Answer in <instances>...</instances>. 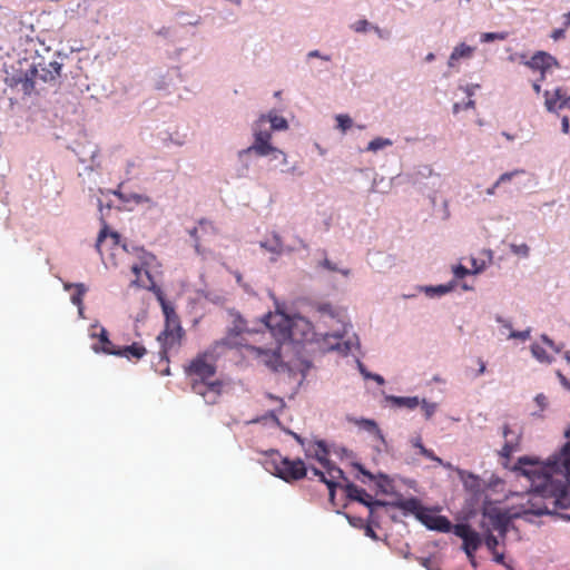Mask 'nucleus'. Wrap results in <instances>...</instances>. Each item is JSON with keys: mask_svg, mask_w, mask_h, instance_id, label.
Wrapping results in <instances>:
<instances>
[{"mask_svg": "<svg viewBox=\"0 0 570 570\" xmlns=\"http://www.w3.org/2000/svg\"><path fill=\"white\" fill-rule=\"evenodd\" d=\"M515 469L531 481L532 487L515 515L552 514L570 507V442L547 464L522 456Z\"/></svg>", "mask_w": 570, "mask_h": 570, "instance_id": "obj_1", "label": "nucleus"}, {"mask_svg": "<svg viewBox=\"0 0 570 570\" xmlns=\"http://www.w3.org/2000/svg\"><path fill=\"white\" fill-rule=\"evenodd\" d=\"M396 507L404 513L415 515V518L430 530H435L444 533L450 532L452 530V524L446 517L439 515L434 513L431 509L423 507L420 500L416 498L402 500L396 503Z\"/></svg>", "mask_w": 570, "mask_h": 570, "instance_id": "obj_2", "label": "nucleus"}, {"mask_svg": "<svg viewBox=\"0 0 570 570\" xmlns=\"http://www.w3.org/2000/svg\"><path fill=\"white\" fill-rule=\"evenodd\" d=\"M264 321L272 336L278 344H282L286 341H298L295 334V327L299 322L308 327V323L303 318L294 322V320L282 312L268 313Z\"/></svg>", "mask_w": 570, "mask_h": 570, "instance_id": "obj_3", "label": "nucleus"}, {"mask_svg": "<svg viewBox=\"0 0 570 570\" xmlns=\"http://www.w3.org/2000/svg\"><path fill=\"white\" fill-rule=\"evenodd\" d=\"M120 236L116 232H109L108 226L104 223L96 242V249L101 256V259L107 264L109 259L111 264L116 265L114 257L117 250H122L119 247Z\"/></svg>", "mask_w": 570, "mask_h": 570, "instance_id": "obj_4", "label": "nucleus"}, {"mask_svg": "<svg viewBox=\"0 0 570 570\" xmlns=\"http://www.w3.org/2000/svg\"><path fill=\"white\" fill-rule=\"evenodd\" d=\"M266 115H262L254 124V144L248 148V151H254L258 156H267L275 151L276 148L269 142L272 138L271 129L266 127Z\"/></svg>", "mask_w": 570, "mask_h": 570, "instance_id": "obj_5", "label": "nucleus"}, {"mask_svg": "<svg viewBox=\"0 0 570 570\" xmlns=\"http://www.w3.org/2000/svg\"><path fill=\"white\" fill-rule=\"evenodd\" d=\"M181 338L183 328L180 322L174 320L169 325H165V328L157 336V341L160 344L159 354L161 360H168V353L180 345Z\"/></svg>", "mask_w": 570, "mask_h": 570, "instance_id": "obj_6", "label": "nucleus"}, {"mask_svg": "<svg viewBox=\"0 0 570 570\" xmlns=\"http://www.w3.org/2000/svg\"><path fill=\"white\" fill-rule=\"evenodd\" d=\"M307 469L302 460L283 458L274 463V474L286 482H293L306 476Z\"/></svg>", "mask_w": 570, "mask_h": 570, "instance_id": "obj_7", "label": "nucleus"}, {"mask_svg": "<svg viewBox=\"0 0 570 570\" xmlns=\"http://www.w3.org/2000/svg\"><path fill=\"white\" fill-rule=\"evenodd\" d=\"M453 533L463 540V550L472 566H475L474 553L480 548L482 540L480 534L468 523H459L453 527Z\"/></svg>", "mask_w": 570, "mask_h": 570, "instance_id": "obj_8", "label": "nucleus"}, {"mask_svg": "<svg viewBox=\"0 0 570 570\" xmlns=\"http://www.w3.org/2000/svg\"><path fill=\"white\" fill-rule=\"evenodd\" d=\"M29 70L35 80H40L43 83H55L61 75V63L57 60L46 62L43 58H40L32 62Z\"/></svg>", "mask_w": 570, "mask_h": 570, "instance_id": "obj_9", "label": "nucleus"}, {"mask_svg": "<svg viewBox=\"0 0 570 570\" xmlns=\"http://www.w3.org/2000/svg\"><path fill=\"white\" fill-rule=\"evenodd\" d=\"M249 357L247 361L256 362L257 364L265 365L267 368L272 371H277L282 366V356H281V344L277 343L274 348H263V347H250L248 350Z\"/></svg>", "mask_w": 570, "mask_h": 570, "instance_id": "obj_10", "label": "nucleus"}, {"mask_svg": "<svg viewBox=\"0 0 570 570\" xmlns=\"http://www.w3.org/2000/svg\"><path fill=\"white\" fill-rule=\"evenodd\" d=\"M8 87L18 88L23 96L39 95L41 89L37 87V80L30 75V70L8 75L4 79Z\"/></svg>", "mask_w": 570, "mask_h": 570, "instance_id": "obj_11", "label": "nucleus"}, {"mask_svg": "<svg viewBox=\"0 0 570 570\" xmlns=\"http://www.w3.org/2000/svg\"><path fill=\"white\" fill-rule=\"evenodd\" d=\"M189 376H195L197 382H208L216 373V366L208 361L206 354L195 357L186 368Z\"/></svg>", "mask_w": 570, "mask_h": 570, "instance_id": "obj_12", "label": "nucleus"}, {"mask_svg": "<svg viewBox=\"0 0 570 570\" xmlns=\"http://www.w3.org/2000/svg\"><path fill=\"white\" fill-rule=\"evenodd\" d=\"M244 332H246L245 328L236 325L235 328L230 330L222 340V344L229 348L238 350L243 358L248 360V350L256 346L247 342V340L243 336Z\"/></svg>", "mask_w": 570, "mask_h": 570, "instance_id": "obj_13", "label": "nucleus"}, {"mask_svg": "<svg viewBox=\"0 0 570 570\" xmlns=\"http://www.w3.org/2000/svg\"><path fill=\"white\" fill-rule=\"evenodd\" d=\"M191 390L203 396L205 402L207 404H215L217 403L218 399L220 397L222 390H223V383L220 381H214V382H197L194 381L191 383Z\"/></svg>", "mask_w": 570, "mask_h": 570, "instance_id": "obj_14", "label": "nucleus"}, {"mask_svg": "<svg viewBox=\"0 0 570 570\" xmlns=\"http://www.w3.org/2000/svg\"><path fill=\"white\" fill-rule=\"evenodd\" d=\"M323 468L325 469V472L320 471L316 468H313L312 471L314 475L318 476L320 480L327 485L330 490V497L334 498V490L338 484V481L344 479V472L340 468L332 464L331 461L326 465H323Z\"/></svg>", "mask_w": 570, "mask_h": 570, "instance_id": "obj_15", "label": "nucleus"}, {"mask_svg": "<svg viewBox=\"0 0 570 570\" xmlns=\"http://www.w3.org/2000/svg\"><path fill=\"white\" fill-rule=\"evenodd\" d=\"M155 257L151 254H146L141 266L134 264L131 266V272L135 274V279L132 284L138 287L149 288L154 285L153 276L150 275L147 266L149 265V261H153Z\"/></svg>", "mask_w": 570, "mask_h": 570, "instance_id": "obj_16", "label": "nucleus"}, {"mask_svg": "<svg viewBox=\"0 0 570 570\" xmlns=\"http://www.w3.org/2000/svg\"><path fill=\"white\" fill-rule=\"evenodd\" d=\"M544 99L546 108L550 112H558L569 106L570 102V97L567 96L562 88H557L553 92L546 90Z\"/></svg>", "mask_w": 570, "mask_h": 570, "instance_id": "obj_17", "label": "nucleus"}, {"mask_svg": "<svg viewBox=\"0 0 570 570\" xmlns=\"http://www.w3.org/2000/svg\"><path fill=\"white\" fill-rule=\"evenodd\" d=\"M345 492L347 498L351 500L357 501L373 510L375 505H384L385 503L382 501L373 500V498L362 488L357 487L354 483H348L345 487Z\"/></svg>", "mask_w": 570, "mask_h": 570, "instance_id": "obj_18", "label": "nucleus"}, {"mask_svg": "<svg viewBox=\"0 0 570 570\" xmlns=\"http://www.w3.org/2000/svg\"><path fill=\"white\" fill-rule=\"evenodd\" d=\"M556 65L557 60L544 51H538L532 56L530 60L525 62V66L529 68L541 71L540 81L544 79V72Z\"/></svg>", "mask_w": 570, "mask_h": 570, "instance_id": "obj_19", "label": "nucleus"}, {"mask_svg": "<svg viewBox=\"0 0 570 570\" xmlns=\"http://www.w3.org/2000/svg\"><path fill=\"white\" fill-rule=\"evenodd\" d=\"M484 517L487 518L489 524L493 530L498 531L501 534H504L507 532L510 523V517L508 515L507 512L493 508L484 512Z\"/></svg>", "mask_w": 570, "mask_h": 570, "instance_id": "obj_20", "label": "nucleus"}, {"mask_svg": "<svg viewBox=\"0 0 570 570\" xmlns=\"http://www.w3.org/2000/svg\"><path fill=\"white\" fill-rule=\"evenodd\" d=\"M504 444L500 451L503 458L509 459L519 448L520 434L513 431L509 424H504L502 429Z\"/></svg>", "mask_w": 570, "mask_h": 570, "instance_id": "obj_21", "label": "nucleus"}, {"mask_svg": "<svg viewBox=\"0 0 570 570\" xmlns=\"http://www.w3.org/2000/svg\"><path fill=\"white\" fill-rule=\"evenodd\" d=\"M92 337H98L99 345H94L92 348L96 353H105L109 355H116V352L119 346H116L108 337V332L106 328L101 327L99 333L92 334Z\"/></svg>", "mask_w": 570, "mask_h": 570, "instance_id": "obj_22", "label": "nucleus"}, {"mask_svg": "<svg viewBox=\"0 0 570 570\" xmlns=\"http://www.w3.org/2000/svg\"><path fill=\"white\" fill-rule=\"evenodd\" d=\"M146 354L147 350L142 344L132 343L131 345L118 347L115 356L125 357L128 361H138L142 358Z\"/></svg>", "mask_w": 570, "mask_h": 570, "instance_id": "obj_23", "label": "nucleus"}, {"mask_svg": "<svg viewBox=\"0 0 570 570\" xmlns=\"http://www.w3.org/2000/svg\"><path fill=\"white\" fill-rule=\"evenodd\" d=\"M346 334V326L345 324L341 325V328L336 330L334 333L325 334V340L328 341L330 338H334L335 343H330L328 350H336L341 353L346 354L351 351L350 344L347 342L341 343V340Z\"/></svg>", "mask_w": 570, "mask_h": 570, "instance_id": "obj_24", "label": "nucleus"}, {"mask_svg": "<svg viewBox=\"0 0 570 570\" xmlns=\"http://www.w3.org/2000/svg\"><path fill=\"white\" fill-rule=\"evenodd\" d=\"M63 288L66 291H71V289L75 291L71 294L70 298H71L72 304H75L78 307L79 313L82 314V309H83L82 298L88 291L87 286L83 283H65Z\"/></svg>", "mask_w": 570, "mask_h": 570, "instance_id": "obj_25", "label": "nucleus"}, {"mask_svg": "<svg viewBox=\"0 0 570 570\" xmlns=\"http://www.w3.org/2000/svg\"><path fill=\"white\" fill-rule=\"evenodd\" d=\"M328 453L326 443L322 440L313 442L307 449V454L316 459L322 465L330 462Z\"/></svg>", "mask_w": 570, "mask_h": 570, "instance_id": "obj_26", "label": "nucleus"}, {"mask_svg": "<svg viewBox=\"0 0 570 570\" xmlns=\"http://www.w3.org/2000/svg\"><path fill=\"white\" fill-rule=\"evenodd\" d=\"M474 52V48L471 47V46H468L465 43H460L459 46H456L450 58H449V66L450 67H454L455 62L462 58H470Z\"/></svg>", "mask_w": 570, "mask_h": 570, "instance_id": "obj_27", "label": "nucleus"}, {"mask_svg": "<svg viewBox=\"0 0 570 570\" xmlns=\"http://www.w3.org/2000/svg\"><path fill=\"white\" fill-rule=\"evenodd\" d=\"M412 445L419 450L420 454L426 459H430L443 466H450V464H444L442 459L436 456L432 450L426 449L423 443L421 436H416L412 440Z\"/></svg>", "mask_w": 570, "mask_h": 570, "instance_id": "obj_28", "label": "nucleus"}, {"mask_svg": "<svg viewBox=\"0 0 570 570\" xmlns=\"http://www.w3.org/2000/svg\"><path fill=\"white\" fill-rule=\"evenodd\" d=\"M387 400L397 407H407L410 410L420 405L417 396H389Z\"/></svg>", "mask_w": 570, "mask_h": 570, "instance_id": "obj_29", "label": "nucleus"}, {"mask_svg": "<svg viewBox=\"0 0 570 570\" xmlns=\"http://www.w3.org/2000/svg\"><path fill=\"white\" fill-rule=\"evenodd\" d=\"M261 246L277 256L281 255L284 249L283 242L281 237L276 234L273 236V239L262 242Z\"/></svg>", "mask_w": 570, "mask_h": 570, "instance_id": "obj_30", "label": "nucleus"}, {"mask_svg": "<svg viewBox=\"0 0 570 570\" xmlns=\"http://www.w3.org/2000/svg\"><path fill=\"white\" fill-rule=\"evenodd\" d=\"M266 118H267V122L271 124V129H273V130H286L288 128L287 120L282 116H277L274 112H269L266 116Z\"/></svg>", "mask_w": 570, "mask_h": 570, "instance_id": "obj_31", "label": "nucleus"}, {"mask_svg": "<svg viewBox=\"0 0 570 570\" xmlns=\"http://www.w3.org/2000/svg\"><path fill=\"white\" fill-rule=\"evenodd\" d=\"M267 397H268L271 401H273V402H275V403L277 404V409L269 411V412L266 414V416H265V417H269L271 420H273L275 423H277V424H278V423H279V420H278V417H277V414H276V413H277V412H281V411L284 409V406H285V402H284V400H283V399L277 397V396H274V395H272V394H267Z\"/></svg>", "mask_w": 570, "mask_h": 570, "instance_id": "obj_32", "label": "nucleus"}, {"mask_svg": "<svg viewBox=\"0 0 570 570\" xmlns=\"http://www.w3.org/2000/svg\"><path fill=\"white\" fill-rule=\"evenodd\" d=\"M318 267L327 269L328 272H338L344 276L350 275V269L338 268L337 265L331 262L326 256L318 263Z\"/></svg>", "mask_w": 570, "mask_h": 570, "instance_id": "obj_33", "label": "nucleus"}, {"mask_svg": "<svg viewBox=\"0 0 570 570\" xmlns=\"http://www.w3.org/2000/svg\"><path fill=\"white\" fill-rule=\"evenodd\" d=\"M392 140L387 138L377 137L368 142L367 150L375 153L380 149L392 146Z\"/></svg>", "mask_w": 570, "mask_h": 570, "instance_id": "obj_34", "label": "nucleus"}, {"mask_svg": "<svg viewBox=\"0 0 570 570\" xmlns=\"http://www.w3.org/2000/svg\"><path fill=\"white\" fill-rule=\"evenodd\" d=\"M531 353H532L533 357H535L539 362H542V363L551 362V357L548 355L546 350L542 346H540L539 344H533L531 346Z\"/></svg>", "mask_w": 570, "mask_h": 570, "instance_id": "obj_35", "label": "nucleus"}, {"mask_svg": "<svg viewBox=\"0 0 570 570\" xmlns=\"http://www.w3.org/2000/svg\"><path fill=\"white\" fill-rule=\"evenodd\" d=\"M420 404L426 420H430L438 410V403L422 400V402L420 401Z\"/></svg>", "mask_w": 570, "mask_h": 570, "instance_id": "obj_36", "label": "nucleus"}, {"mask_svg": "<svg viewBox=\"0 0 570 570\" xmlns=\"http://www.w3.org/2000/svg\"><path fill=\"white\" fill-rule=\"evenodd\" d=\"M161 305H163V312H164L165 318H166L165 325H169V323H171V321H174V320L176 322H179V317L177 316V314L175 313L173 307L167 305L164 301L161 302Z\"/></svg>", "mask_w": 570, "mask_h": 570, "instance_id": "obj_37", "label": "nucleus"}, {"mask_svg": "<svg viewBox=\"0 0 570 570\" xmlns=\"http://www.w3.org/2000/svg\"><path fill=\"white\" fill-rule=\"evenodd\" d=\"M336 121H337V128L341 129L343 132H345L347 129H350L353 125L351 117L347 115L336 116Z\"/></svg>", "mask_w": 570, "mask_h": 570, "instance_id": "obj_38", "label": "nucleus"}, {"mask_svg": "<svg viewBox=\"0 0 570 570\" xmlns=\"http://www.w3.org/2000/svg\"><path fill=\"white\" fill-rule=\"evenodd\" d=\"M507 38V33L504 32H485L481 36L482 42H490L494 40H504Z\"/></svg>", "mask_w": 570, "mask_h": 570, "instance_id": "obj_39", "label": "nucleus"}, {"mask_svg": "<svg viewBox=\"0 0 570 570\" xmlns=\"http://www.w3.org/2000/svg\"><path fill=\"white\" fill-rule=\"evenodd\" d=\"M524 174L522 169H515L513 171L502 174L497 180V185H501L502 183L510 181L514 176Z\"/></svg>", "mask_w": 570, "mask_h": 570, "instance_id": "obj_40", "label": "nucleus"}, {"mask_svg": "<svg viewBox=\"0 0 570 570\" xmlns=\"http://www.w3.org/2000/svg\"><path fill=\"white\" fill-rule=\"evenodd\" d=\"M449 291H450V287L445 286V285L431 286V287H426V289H425L426 294H429V295H433V294L443 295V294L448 293Z\"/></svg>", "mask_w": 570, "mask_h": 570, "instance_id": "obj_41", "label": "nucleus"}, {"mask_svg": "<svg viewBox=\"0 0 570 570\" xmlns=\"http://www.w3.org/2000/svg\"><path fill=\"white\" fill-rule=\"evenodd\" d=\"M371 27L372 26L370 24V22L365 19H361V20L356 21L355 23H353V26H352V28L356 32H366L367 29Z\"/></svg>", "mask_w": 570, "mask_h": 570, "instance_id": "obj_42", "label": "nucleus"}, {"mask_svg": "<svg viewBox=\"0 0 570 570\" xmlns=\"http://www.w3.org/2000/svg\"><path fill=\"white\" fill-rule=\"evenodd\" d=\"M453 274L455 278H463L466 275L472 274V272L463 265H458L453 268Z\"/></svg>", "mask_w": 570, "mask_h": 570, "instance_id": "obj_43", "label": "nucleus"}, {"mask_svg": "<svg viewBox=\"0 0 570 570\" xmlns=\"http://www.w3.org/2000/svg\"><path fill=\"white\" fill-rule=\"evenodd\" d=\"M510 338H518V340H521V341H525L530 337V330H525V331H511L510 335H509Z\"/></svg>", "mask_w": 570, "mask_h": 570, "instance_id": "obj_44", "label": "nucleus"}, {"mask_svg": "<svg viewBox=\"0 0 570 570\" xmlns=\"http://www.w3.org/2000/svg\"><path fill=\"white\" fill-rule=\"evenodd\" d=\"M511 248H512L513 253H515V254H519V255H522V256H528L529 255V247L525 244L512 245Z\"/></svg>", "mask_w": 570, "mask_h": 570, "instance_id": "obj_45", "label": "nucleus"}, {"mask_svg": "<svg viewBox=\"0 0 570 570\" xmlns=\"http://www.w3.org/2000/svg\"><path fill=\"white\" fill-rule=\"evenodd\" d=\"M471 263H472V267H473V269L471 271L472 274H478L484 269V266H485L484 262L479 264L475 258H471Z\"/></svg>", "mask_w": 570, "mask_h": 570, "instance_id": "obj_46", "label": "nucleus"}, {"mask_svg": "<svg viewBox=\"0 0 570 570\" xmlns=\"http://www.w3.org/2000/svg\"><path fill=\"white\" fill-rule=\"evenodd\" d=\"M566 36V29L563 28H560V29H554L551 33V38L556 41L560 40V39H563Z\"/></svg>", "mask_w": 570, "mask_h": 570, "instance_id": "obj_47", "label": "nucleus"}, {"mask_svg": "<svg viewBox=\"0 0 570 570\" xmlns=\"http://www.w3.org/2000/svg\"><path fill=\"white\" fill-rule=\"evenodd\" d=\"M485 543L489 549H494L498 546V539L497 537L490 534L487 537Z\"/></svg>", "mask_w": 570, "mask_h": 570, "instance_id": "obj_48", "label": "nucleus"}, {"mask_svg": "<svg viewBox=\"0 0 570 570\" xmlns=\"http://www.w3.org/2000/svg\"><path fill=\"white\" fill-rule=\"evenodd\" d=\"M557 375H558L562 386L570 390V382L568 381V379L561 372H557Z\"/></svg>", "mask_w": 570, "mask_h": 570, "instance_id": "obj_49", "label": "nucleus"}, {"mask_svg": "<svg viewBox=\"0 0 570 570\" xmlns=\"http://www.w3.org/2000/svg\"><path fill=\"white\" fill-rule=\"evenodd\" d=\"M347 519L353 527H362L363 520L361 518L347 515Z\"/></svg>", "mask_w": 570, "mask_h": 570, "instance_id": "obj_50", "label": "nucleus"}, {"mask_svg": "<svg viewBox=\"0 0 570 570\" xmlns=\"http://www.w3.org/2000/svg\"><path fill=\"white\" fill-rule=\"evenodd\" d=\"M190 236L196 240L195 248L197 252H199V244H198V228L195 227L189 232Z\"/></svg>", "mask_w": 570, "mask_h": 570, "instance_id": "obj_51", "label": "nucleus"}, {"mask_svg": "<svg viewBox=\"0 0 570 570\" xmlns=\"http://www.w3.org/2000/svg\"><path fill=\"white\" fill-rule=\"evenodd\" d=\"M561 126H562V131L564 134H568L569 132V128H570V124H569L568 117H563V119L561 121Z\"/></svg>", "mask_w": 570, "mask_h": 570, "instance_id": "obj_52", "label": "nucleus"}, {"mask_svg": "<svg viewBox=\"0 0 570 570\" xmlns=\"http://www.w3.org/2000/svg\"><path fill=\"white\" fill-rule=\"evenodd\" d=\"M324 315H328L331 318H333V313H332V308L330 305H324L321 307L320 309Z\"/></svg>", "mask_w": 570, "mask_h": 570, "instance_id": "obj_53", "label": "nucleus"}, {"mask_svg": "<svg viewBox=\"0 0 570 570\" xmlns=\"http://www.w3.org/2000/svg\"><path fill=\"white\" fill-rule=\"evenodd\" d=\"M365 534L367 537L372 538V539H377L376 533L374 532V530L370 525L365 527Z\"/></svg>", "mask_w": 570, "mask_h": 570, "instance_id": "obj_54", "label": "nucleus"}, {"mask_svg": "<svg viewBox=\"0 0 570 570\" xmlns=\"http://www.w3.org/2000/svg\"><path fill=\"white\" fill-rule=\"evenodd\" d=\"M542 341L549 345L551 348L556 350L557 352L559 351L558 348L554 347V343L552 340H550L547 335H542L541 336Z\"/></svg>", "mask_w": 570, "mask_h": 570, "instance_id": "obj_55", "label": "nucleus"}, {"mask_svg": "<svg viewBox=\"0 0 570 570\" xmlns=\"http://www.w3.org/2000/svg\"><path fill=\"white\" fill-rule=\"evenodd\" d=\"M207 227L210 228V229H214L212 223L206 222L204 219L199 220V228L207 229Z\"/></svg>", "mask_w": 570, "mask_h": 570, "instance_id": "obj_56", "label": "nucleus"}, {"mask_svg": "<svg viewBox=\"0 0 570 570\" xmlns=\"http://www.w3.org/2000/svg\"><path fill=\"white\" fill-rule=\"evenodd\" d=\"M478 363L480 365L478 375H482L485 372V363L481 358L478 360Z\"/></svg>", "mask_w": 570, "mask_h": 570, "instance_id": "obj_57", "label": "nucleus"}, {"mask_svg": "<svg viewBox=\"0 0 570 570\" xmlns=\"http://www.w3.org/2000/svg\"><path fill=\"white\" fill-rule=\"evenodd\" d=\"M371 377L373 380H375L379 384H383L384 383V379L381 375H379V374H373V375H371Z\"/></svg>", "mask_w": 570, "mask_h": 570, "instance_id": "obj_58", "label": "nucleus"}, {"mask_svg": "<svg viewBox=\"0 0 570 570\" xmlns=\"http://www.w3.org/2000/svg\"><path fill=\"white\" fill-rule=\"evenodd\" d=\"M474 105H475L474 100L469 99V100L464 104L463 109L474 108Z\"/></svg>", "mask_w": 570, "mask_h": 570, "instance_id": "obj_59", "label": "nucleus"}, {"mask_svg": "<svg viewBox=\"0 0 570 570\" xmlns=\"http://www.w3.org/2000/svg\"><path fill=\"white\" fill-rule=\"evenodd\" d=\"M500 185H497V181L494 183V185L490 188H488L487 190V194L488 195H494L495 194V189L499 187Z\"/></svg>", "mask_w": 570, "mask_h": 570, "instance_id": "obj_60", "label": "nucleus"}, {"mask_svg": "<svg viewBox=\"0 0 570 570\" xmlns=\"http://www.w3.org/2000/svg\"><path fill=\"white\" fill-rule=\"evenodd\" d=\"M563 18H564V27H566V28L570 27V11H569V12H567V13L563 16Z\"/></svg>", "mask_w": 570, "mask_h": 570, "instance_id": "obj_61", "label": "nucleus"}, {"mask_svg": "<svg viewBox=\"0 0 570 570\" xmlns=\"http://www.w3.org/2000/svg\"><path fill=\"white\" fill-rule=\"evenodd\" d=\"M532 88H533V90H534L537 94H540V91H541V86H540V83L534 82V83L532 85Z\"/></svg>", "mask_w": 570, "mask_h": 570, "instance_id": "obj_62", "label": "nucleus"}, {"mask_svg": "<svg viewBox=\"0 0 570 570\" xmlns=\"http://www.w3.org/2000/svg\"><path fill=\"white\" fill-rule=\"evenodd\" d=\"M535 400H537V402H538V403H540V404H541V403L546 400V397H544L542 394H539V395L535 397Z\"/></svg>", "mask_w": 570, "mask_h": 570, "instance_id": "obj_63", "label": "nucleus"}, {"mask_svg": "<svg viewBox=\"0 0 570 570\" xmlns=\"http://www.w3.org/2000/svg\"><path fill=\"white\" fill-rule=\"evenodd\" d=\"M564 436L569 440L568 442H570V428H568V429L564 431Z\"/></svg>", "mask_w": 570, "mask_h": 570, "instance_id": "obj_64", "label": "nucleus"}]
</instances>
